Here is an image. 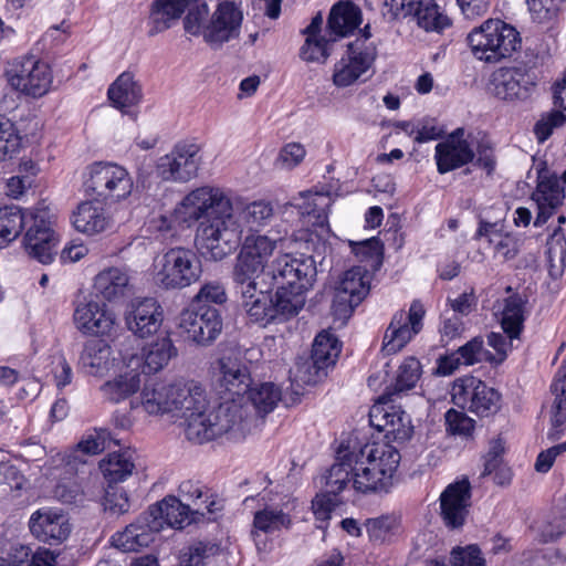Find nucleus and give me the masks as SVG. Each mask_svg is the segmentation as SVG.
I'll return each instance as SVG.
<instances>
[{"label": "nucleus", "mask_w": 566, "mask_h": 566, "mask_svg": "<svg viewBox=\"0 0 566 566\" xmlns=\"http://www.w3.org/2000/svg\"><path fill=\"white\" fill-rule=\"evenodd\" d=\"M323 15L317 12L302 31L305 42L300 50L302 60L323 63L331 55L333 44L352 34L361 23V11L352 2L338 1L328 14L323 32Z\"/></svg>", "instance_id": "nucleus-1"}, {"label": "nucleus", "mask_w": 566, "mask_h": 566, "mask_svg": "<svg viewBox=\"0 0 566 566\" xmlns=\"http://www.w3.org/2000/svg\"><path fill=\"white\" fill-rule=\"evenodd\" d=\"M400 459L399 451L388 443H371L355 449L353 489L363 494L388 493Z\"/></svg>", "instance_id": "nucleus-2"}, {"label": "nucleus", "mask_w": 566, "mask_h": 566, "mask_svg": "<svg viewBox=\"0 0 566 566\" xmlns=\"http://www.w3.org/2000/svg\"><path fill=\"white\" fill-rule=\"evenodd\" d=\"M243 411L245 409L238 402H221L211 411L189 413L180 426L188 441L202 444L229 432H249L251 419H243Z\"/></svg>", "instance_id": "nucleus-3"}, {"label": "nucleus", "mask_w": 566, "mask_h": 566, "mask_svg": "<svg viewBox=\"0 0 566 566\" xmlns=\"http://www.w3.org/2000/svg\"><path fill=\"white\" fill-rule=\"evenodd\" d=\"M468 42L475 59L500 63L512 57L521 46V36L514 27L490 19L468 35Z\"/></svg>", "instance_id": "nucleus-4"}, {"label": "nucleus", "mask_w": 566, "mask_h": 566, "mask_svg": "<svg viewBox=\"0 0 566 566\" xmlns=\"http://www.w3.org/2000/svg\"><path fill=\"white\" fill-rule=\"evenodd\" d=\"M201 275V259L189 248H170L155 263V281L164 290H182Z\"/></svg>", "instance_id": "nucleus-5"}, {"label": "nucleus", "mask_w": 566, "mask_h": 566, "mask_svg": "<svg viewBox=\"0 0 566 566\" xmlns=\"http://www.w3.org/2000/svg\"><path fill=\"white\" fill-rule=\"evenodd\" d=\"M242 227L233 213L232 202L226 212H219L208 221H201L197 239L214 261H221L240 244Z\"/></svg>", "instance_id": "nucleus-6"}, {"label": "nucleus", "mask_w": 566, "mask_h": 566, "mask_svg": "<svg viewBox=\"0 0 566 566\" xmlns=\"http://www.w3.org/2000/svg\"><path fill=\"white\" fill-rule=\"evenodd\" d=\"M83 185L86 193L105 202L125 200L134 188L133 178L123 166L103 161L86 167Z\"/></svg>", "instance_id": "nucleus-7"}, {"label": "nucleus", "mask_w": 566, "mask_h": 566, "mask_svg": "<svg viewBox=\"0 0 566 566\" xmlns=\"http://www.w3.org/2000/svg\"><path fill=\"white\" fill-rule=\"evenodd\" d=\"M281 239H272L265 234L250 233L241 245L232 271L234 283L261 280L270 268V259Z\"/></svg>", "instance_id": "nucleus-8"}, {"label": "nucleus", "mask_w": 566, "mask_h": 566, "mask_svg": "<svg viewBox=\"0 0 566 566\" xmlns=\"http://www.w3.org/2000/svg\"><path fill=\"white\" fill-rule=\"evenodd\" d=\"M231 199L218 187L202 186L191 190L175 207V220L189 228L201 221H208L219 212L230 209Z\"/></svg>", "instance_id": "nucleus-9"}, {"label": "nucleus", "mask_w": 566, "mask_h": 566, "mask_svg": "<svg viewBox=\"0 0 566 566\" xmlns=\"http://www.w3.org/2000/svg\"><path fill=\"white\" fill-rule=\"evenodd\" d=\"M316 273L315 261L312 256L283 253L272 261L261 281L268 289L273 286L310 289L315 281Z\"/></svg>", "instance_id": "nucleus-10"}, {"label": "nucleus", "mask_w": 566, "mask_h": 566, "mask_svg": "<svg viewBox=\"0 0 566 566\" xmlns=\"http://www.w3.org/2000/svg\"><path fill=\"white\" fill-rule=\"evenodd\" d=\"M220 311L209 304H190L178 318L180 335L190 343L199 346L211 345L222 332Z\"/></svg>", "instance_id": "nucleus-11"}, {"label": "nucleus", "mask_w": 566, "mask_h": 566, "mask_svg": "<svg viewBox=\"0 0 566 566\" xmlns=\"http://www.w3.org/2000/svg\"><path fill=\"white\" fill-rule=\"evenodd\" d=\"M370 274L364 266H353L343 273L334 292L332 314L339 325H344L353 311L368 295Z\"/></svg>", "instance_id": "nucleus-12"}, {"label": "nucleus", "mask_w": 566, "mask_h": 566, "mask_svg": "<svg viewBox=\"0 0 566 566\" xmlns=\"http://www.w3.org/2000/svg\"><path fill=\"white\" fill-rule=\"evenodd\" d=\"M451 397L454 405L480 417H488L500 409V394L473 376L455 379Z\"/></svg>", "instance_id": "nucleus-13"}, {"label": "nucleus", "mask_w": 566, "mask_h": 566, "mask_svg": "<svg viewBox=\"0 0 566 566\" xmlns=\"http://www.w3.org/2000/svg\"><path fill=\"white\" fill-rule=\"evenodd\" d=\"M200 163L198 145L179 143L158 159L156 169L165 181L187 182L197 176Z\"/></svg>", "instance_id": "nucleus-14"}, {"label": "nucleus", "mask_w": 566, "mask_h": 566, "mask_svg": "<svg viewBox=\"0 0 566 566\" xmlns=\"http://www.w3.org/2000/svg\"><path fill=\"white\" fill-rule=\"evenodd\" d=\"M426 311L420 301H413L408 313L397 312L384 335L382 352L392 355L401 350L422 329Z\"/></svg>", "instance_id": "nucleus-15"}, {"label": "nucleus", "mask_w": 566, "mask_h": 566, "mask_svg": "<svg viewBox=\"0 0 566 566\" xmlns=\"http://www.w3.org/2000/svg\"><path fill=\"white\" fill-rule=\"evenodd\" d=\"M297 500L291 495H284L279 502L265 503L263 507L253 514L251 536L256 545L261 533L274 534L283 530H290L293 525V513L297 507Z\"/></svg>", "instance_id": "nucleus-16"}, {"label": "nucleus", "mask_w": 566, "mask_h": 566, "mask_svg": "<svg viewBox=\"0 0 566 566\" xmlns=\"http://www.w3.org/2000/svg\"><path fill=\"white\" fill-rule=\"evenodd\" d=\"M29 228L24 235V248L29 255L43 264L53 261L56 254V238L45 210L30 211Z\"/></svg>", "instance_id": "nucleus-17"}, {"label": "nucleus", "mask_w": 566, "mask_h": 566, "mask_svg": "<svg viewBox=\"0 0 566 566\" xmlns=\"http://www.w3.org/2000/svg\"><path fill=\"white\" fill-rule=\"evenodd\" d=\"M485 91L502 101L526 98L536 86L535 73H482L479 80Z\"/></svg>", "instance_id": "nucleus-18"}, {"label": "nucleus", "mask_w": 566, "mask_h": 566, "mask_svg": "<svg viewBox=\"0 0 566 566\" xmlns=\"http://www.w3.org/2000/svg\"><path fill=\"white\" fill-rule=\"evenodd\" d=\"M234 284L241 294L242 306L252 322L266 326L277 321L273 296L270 293L271 289L265 287L262 281Z\"/></svg>", "instance_id": "nucleus-19"}, {"label": "nucleus", "mask_w": 566, "mask_h": 566, "mask_svg": "<svg viewBox=\"0 0 566 566\" xmlns=\"http://www.w3.org/2000/svg\"><path fill=\"white\" fill-rule=\"evenodd\" d=\"M74 323L83 334L109 336L116 328V315L105 303L88 300L76 306Z\"/></svg>", "instance_id": "nucleus-20"}, {"label": "nucleus", "mask_w": 566, "mask_h": 566, "mask_svg": "<svg viewBox=\"0 0 566 566\" xmlns=\"http://www.w3.org/2000/svg\"><path fill=\"white\" fill-rule=\"evenodd\" d=\"M531 198L537 206L534 226L542 227L564 203L565 188L560 186L556 174L542 169L538 171L537 186Z\"/></svg>", "instance_id": "nucleus-21"}, {"label": "nucleus", "mask_w": 566, "mask_h": 566, "mask_svg": "<svg viewBox=\"0 0 566 566\" xmlns=\"http://www.w3.org/2000/svg\"><path fill=\"white\" fill-rule=\"evenodd\" d=\"M29 530L40 542L49 545L63 543L71 534L67 515L56 509H40L29 518Z\"/></svg>", "instance_id": "nucleus-22"}, {"label": "nucleus", "mask_w": 566, "mask_h": 566, "mask_svg": "<svg viewBox=\"0 0 566 566\" xmlns=\"http://www.w3.org/2000/svg\"><path fill=\"white\" fill-rule=\"evenodd\" d=\"M471 485L467 479L449 484L440 495V516L450 530L463 526L470 506Z\"/></svg>", "instance_id": "nucleus-23"}, {"label": "nucleus", "mask_w": 566, "mask_h": 566, "mask_svg": "<svg viewBox=\"0 0 566 566\" xmlns=\"http://www.w3.org/2000/svg\"><path fill=\"white\" fill-rule=\"evenodd\" d=\"M242 19V12L234 1H221L209 20L206 42L221 44L239 36Z\"/></svg>", "instance_id": "nucleus-24"}, {"label": "nucleus", "mask_w": 566, "mask_h": 566, "mask_svg": "<svg viewBox=\"0 0 566 566\" xmlns=\"http://www.w3.org/2000/svg\"><path fill=\"white\" fill-rule=\"evenodd\" d=\"M160 532V524L149 518L146 512L142 513L133 523L123 531L116 532L111 543L122 552H138L148 547Z\"/></svg>", "instance_id": "nucleus-25"}, {"label": "nucleus", "mask_w": 566, "mask_h": 566, "mask_svg": "<svg viewBox=\"0 0 566 566\" xmlns=\"http://www.w3.org/2000/svg\"><path fill=\"white\" fill-rule=\"evenodd\" d=\"M370 422L379 431L385 432V437L388 440L398 443H403L409 440L413 432L409 415L395 407H390V410H387L380 402L379 406L373 408Z\"/></svg>", "instance_id": "nucleus-26"}, {"label": "nucleus", "mask_w": 566, "mask_h": 566, "mask_svg": "<svg viewBox=\"0 0 566 566\" xmlns=\"http://www.w3.org/2000/svg\"><path fill=\"white\" fill-rule=\"evenodd\" d=\"M125 321L130 332L145 338L159 331L164 321V310L157 300L146 297L133 304Z\"/></svg>", "instance_id": "nucleus-27"}, {"label": "nucleus", "mask_w": 566, "mask_h": 566, "mask_svg": "<svg viewBox=\"0 0 566 566\" xmlns=\"http://www.w3.org/2000/svg\"><path fill=\"white\" fill-rule=\"evenodd\" d=\"M221 377L219 379L220 392L223 394V402H239L251 388L252 379L248 366L237 359L223 357L219 361Z\"/></svg>", "instance_id": "nucleus-28"}, {"label": "nucleus", "mask_w": 566, "mask_h": 566, "mask_svg": "<svg viewBox=\"0 0 566 566\" xmlns=\"http://www.w3.org/2000/svg\"><path fill=\"white\" fill-rule=\"evenodd\" d=\"M463 129L458 128L444 142L436 146V161L440 174L460 168L474 158L469 143L463 139Z\"/></svg>", "instance_id": "nucleus-29"}, {"label": "nucleus", "mask_w": 566, "mask_h": 566, "mask_svg": "<svg viewBox=\"0 0 566 566\" xmlns=\"http://www.w3.org/2000/svg\"><path fill=\"white\" fill-rule=\"evenodd\" d=\"M178 350L169 336H163L143 348L142 356H133L128 367L142 366L144 374H155L164 369L168 363L176 357Z\"/></svg>", "instance_id": "nucleus-30"}, {"label": "nucleus", "mask_w": 566, "mask_h": 566, "mask_svg": "<svg viewBox=\"0 0 566 566\" xmlns=\"http://www.w3.org/2000/svg\"><path fill=\"white\" fill-rule=\"evenodd\" d=\"M247 395V401L244 403H238L245 409V411H243V419L247 417L251 419L249 423L250 431L259 417H263L274 410L282 398V392L273 382H263L253 388L251 387Z\"/></svg>", "instance_id": "nucleus-31"}, {"label": "nucleus", "mask_w": 566, "mask_h": 566, "mask_svg": "<svg viewBox=\"0 0 566 566\" xmlns=\"http://www.w3.org/2000/svg\"><path fill=\"white\" fill-rule=\"evenodd\" d=\"M146 513L149 518L156 520L160 524V531L165 525L184 528L199 520L196 514H192L191 509L184 505L182 500L175 496H167L163 501L150 505Z\"/></svg>", "instance_id": "nucleus-32"}, {"label": "nucleus", "mask_w": 566, "mask_h": 566, "mask_svg": "<svg viewBox=\"0 0 566 566\" xmlns=\"http://www.w3.org/2000/svg\"><path fill=\"white\" fill-rule=\"evenodd\" d=\"M355 448L340 444L337 450L335 463L322 475L325 491L339 494L345 488L352 483L355 473Z\"/></svg>", "instance_id": "nucleus-33"}, {"label": "nucleus", "mask_w": 566, "mask_h": 566, "mask_svg": "<svg viewBox=\"0 0 566 566\" xmlns=\"http://www.w3.org/2000/svg\"><path fill=\"white\" fill-rule=\"evenodd\" d=\"M209 401L205 388L196 381L175 382L172 417L188 418L189 413L206 411Z\"/></svg>", "instance_id": "nucleus-34"}, {"label": "nucleus", "mask_w": 566, "mask_h": 566, "mask_svg": "<svg viewBox=\"0 0 566 566\" xmlns=\"http://www.w3.org/2000/svg\"><path fill=\"white\" fill-rule=\"evenodd\" d=\"M179 495L184 505L191 509L192 514L198 517H206L222 510L221 502L199 482L184 481L179 485Z\"/></svg>", "instance_id": "nucleus-35"}, {"label": "nucleus", "mask_w": 566, "mask_h": 566, "mask_svg": "<svg viewBox=\"0 0 566 566\" xmlns=\"http://www.w3.org/2000/svg\"><path fill=\"white\" fill-rule=\"evenodd\" d=\"M174 391L175 382L148 381L140 391V407L149 416H171Z\"/></svg>", "instance_id": "nucleus-36"}, {"label": "nucleus", "mask_w": 566, "mask_h": 566, "mask_svg": "<svg viewBox=\"0 0 566 566\" xmlns=\"http://www.w3.org/2000/svg\"><path fill=\"white\" fill-rule=\"evenodd\" d=\"M111 346L102 339L86 342L80 356L82 368L90 375L103 376L113 366Z\"/></svg>", "instance_id": "nucleus-37"}, {"label": "nucleus", "mask_w": 566, "mask_h": 566, "mask_svg": "<svg viewBox=\"0 0 566 566\" xmlns=\"http://www.w3.org/2000/svg\"><path fill=\"white\" fill-rule=\"evenodd\" d=\"M551 392L554 396V400L551 407L552 429L548 432V439L557 440L566 421V359L562 363L555 375Z\"/></svg>", "instance_id": "nucleus-38"}, {"label": "nucleus", "mask_w": 566, "mask_h": 566, "mask_svg": "<svg viewBox=\"0 0 566 566\" xmlns=\"http://www.w3.org/2000/svg\"><path fill=\"white\" fill-rule=\"evenodd\" d=\"M410 15L427 32L442 33L451 25V19L434 0H416L411 3Z\"/></svg>", "instance_id": "nucleus-39"}, {"label": "nucleus", "mask_w": 566, "mask_h": 566, "mask_svg": "<svg viewBox=\"0 0 566 566\" xmlns=\"http://www.w3.org/2000/svg\"><path fill=\"white\" fill-rule=\"evenodd\" d=\"M129 287L127 272L119 268H108L101 271L94 280V290L97 295L107 301H115L125 296Z\"/></svg>", "instance_id": "nucleus-40"}, {"label": "nucleus", "mask_w": 566, "mask_h": 566, "mask_svg": "<svg viewBox=\"0 0 566 566\" xmlns=\"http://www.w3.org/2000/svg\"><path fill=\"white\" fill-rule=\"evenodd\" d=\"M73 226L78 232L95 235L108 228L109 219L102 207L85 201L78 205L74 212Z\"/></svg>", "instance_id": "nucleus-41"}, {"label": "nucleus", "mask_w": 566, "mask_h": 566, "mask_svg": "<svg viewBox=\"0 0 566 566\" xmlns=\"http://www.w3.org/2000/svg\"><path fill=\"white\" fill-rule=\"evenodd\" d=\"M420 376V361L416 357H407L398 368L395 382L379 397V402L386 405L394 401L395 395L412 389Z\"/></svg>", "instance_id": "nucleus-42"}, {"label": "nucleus", "mask_w": 566, "mask_h": 566, "mask_svg": "<svg viewBox=\"0 0 566 566\" xmlns=\"http://www.w3.org/2000/svg\"><path fill=\"white\" fill-rule=\"evenodd\" d=\"M140 387V376L134 368L118 375L101 386L102 395L111 402H119L135 394Z\"/></svg>", "instance_id": "nucleus-43"}, {"label": "nucleus", "mask_w": 566, "mask_h": 566, "mask_svg": "<svg viewBox=\"0 0 566 566\" xmlns=\"http://www.w3.org/2000/svg\"><path fill=\"white\" fill-rule=\"evenodd\" d=\"M9 84L28 96L41 97L52 87V73H12Z\"/></svg>", "instance_id": "nucleus-44"}, {"label": "nucleus", "mask_w": 566, "mask_h": 566, "mask_svg": "<svg viewBox=\"0 0 566 566\" xmlns=\"http://www.w3.org/2000/svg\"><path fill=\"white\" fill-rule=\"evenodd\" d=\"M525 304L526 301L518 294L511 295L505 300L501 325L511 340L517 339L523 329Z\"/></svg>", "instance_id": "nucleus-45"}, {"label": "nucleus", "mask_w": 566, "mask_h": 566, "mask_svg": "<svg viewBox=\"0 0 566 566\" xmlns=\"http://www.w3.org/2000/svg\"><path fill=\"white\" fill-rule=\"evenodd\" d=\"M276 287L277 291L273 296V305H275L277 321H285L295 316L305 304L304 293L308 289Z\"/></svg>", "instance_id": "nucleus-46"}, {"label": "nucleus", "mask_w": 566, "mask_h": 566, "mask_svg": "<svg viewBox=\"0 0 566 566\" xmlns=\"http://www.w3.org/2000/svg\"><path fill=\"white\" fill-rule=\"evenodd\" d=\"M30 211L23 212L18 207L0 208V248L13 241L23 227L29 224Z\"/></svg>", "instance_id": "nucleus-47"}, {"label": "nucleus", "mask_w": 566, "mask_h": 566, "mask_svg": "<svg viewBox=\"0 0 566 566\" xmlns=\"http://www.w3.org/2000/svg\"><path fill=\"white\" fill-rule=\"evenodd\" d=\"M108 97L118 108H123L136 104L142 97V91L132 73H120L108 88Z\"/></svg>", "instance_id": "nucleus-48"}, {"label": "nucleus", "mask_w": 566, "mask_h": 566, "mask_svg": "<svg viewBox=\"0 0 566 566\" xmlns=\"http://www.w3.org/2000/svg\"><path fill=\"white\" fill-rule=\"evenodd\" d=\"M99 469L109 483H118L132 475L135 464L128 452H113L101 461Z\"/></svg>", "instance_id": "nucleus-49"}, {"label": "nucleus", "mask_w": 566, "mask_h": 566, "mask_svg": "<svg viewBox=\"0 0 566 566\" xmlns=\"http://www.w3.org/2000/svg\"><path fill=\"white\" fill-rule=\"evenodd\" d=\"M339 353L338 339L331 332L323 331L314 339L311 357L328 369L335 365Z\"/></svg>", "instance_id": "nucleus-50"}, {"label": "nucleus", "mask_w": 566, "mask_h": 566, "mask_svg": "<svg viewBox=\"0 0 566 566\" xmlns=\"http://www.w3.org/2000/svg\"><path fill=\"white\" fill-rule=\"evenodd\" d=\"M376 56L375 49L363 40L350 43L346 51L347 63L339 71H368Z\"/></svg>", "instance_id": "nucleus-51"}, {"label": "nucleus", "mask_w": 566, "mask_h": 566, "mask_svg": "<svg viewBox=\"0 0 566 566\" xmlns=\"http://www.w3.org/2000/svg\"><path fill=\"white\" fill-rule=\"evenodd\" d=\"M14 566H54L56 555L50 549L38 548L34 553L29 546L18 545L13 548Z\"/></svg>", "instance_id": "nucleus-52"}, {"label": "nucleus", "mask_w": 566, "mask_h": 566, "mask_svg": "<svg viewBox=\"0 0 566 566\" xmlns=\"http://www.w3.org/2000/svg\"><path fill=\"white\" fill-rule=\"evenodd\" d=\"M327 375V368L313 357L300 358L293 373V380L303 385H315Z\"/></svg>", "instance_id": "nucleus-53"}, {"label": "nucleus", "mask_w": 566, "mask_h": 566, "mask_svg": "<svg viewBox=\"0 0 566 566\" xmlns=\"http://www.w3.org/2000/svg\"><path fill=\"white\" fill-rule=\"evenodd\" d=\"M22 138L14 124L7 117L0 116V160L15 155L21 148Z\"/></svg>", "instance_id": "nucleus-54"}, {"label": "nucleus", "mask_w": 566, "mask_h": 566, "mask_svg": "<svg viewBox=\"0 0 566 566\" xmlns=\"http://www.w3.org/2000/svg\"><path fill=\"white\" fill-rule=\"evenodd\" d=\"M241 216L251 230H256L269 224L274 212L271 203L260 200L247 205Z\"/></svg>", "instance_id": "nucleus-55"}, {"label": "nucleus", "mask_w": 566, "mask_h": 566, "mask_svg": "<svg viewBox=\"0 0 566 566\" xmlns=\"http://www.w3.org/2000/svg\"><path fill=\"white\" fill-rule=\"evenodd\" d=\"M370 541L384 543L388 541L398 527V520L394 515H381L368 518L365 523Z\"/></svg>", "instance_id": "nucleus-56"}, {"label": "nucleus", "mask_w": 566, "mask_h": 566, "mask_svg": "<svg viewBox=\"0 0 566 566\" xmlns=\"http://www.w3.org/2000/svg\"><path fill=\"white\" fill-rule=\"evenodd\" d=\"M219 545L211 542H196L191 544L182 555V563L186 566H203L209 559L218 555Z\"/></svg>", "instance_id": "nucleus-57"}, {"label": "nucleus", "mask_w": 566, "mask_h": 566, "mask_svg": "<svg viewBox=\"0 0 566 566\" xmlns=\"http://www.w3.org/2000/svg\"><path fill=\"white\" fill-rule=\"evenodd\" d=\"M209 8L207 3H200L191 8L184 20L185 31L193 36L202 35L206 40V29H208Z\"/></svg>", "instance_id": "nucleus-58"}, {"label": "nucleus", "mask_w": 566, "mask_h": 566, "mask_svg": "<svg viewBox=\"0 0 566 566\" xmlns=\"http://www.w3.org/2000/svg\"><path fill=\"white\" fill-rule=\"evenodd\" d=\"M566 123V115L560 109H552L541 116L534 126V134L538 143H544L553 134L555 128Z\"/></svg>", "instance_id": "nucleus-59"}, {"label": "nucleus", "mask_w": 566, "mask_h": 566, "mask_svg": "<svg viewBox=\"0 0 566 566\" xmlns=\"http://www.w3.org/2000/svg\"><path fill=\"white\" fill-rule=\"evenodd\" d=\"M332 198L325 193L306 195V202L303 207V214L313 216L316 220L314 224L324 226L327 220V210L331 207Z\"/></svg>", "instance_id": "nucleus-60"}, {"label": "nucleus", "mask_w": 566, "mask_h": 566, "mask_svg": "<svg viewBox=\"0 0 566 566\" xmlns=\"http://www.w3.org/2000/svg\"><path fill=\"white\" fill-rule=\"evenodd\" d=\"M305 156V147L301 143L291 142L280 149L274 164L280 169L291 170L301 165Z\"/></svg>", "instance_id": "nucleus-61"}, {"label": "nucleus", "mask_w": 566, "mask_h": 566, "mask_svg": "<svg viewBox=\"0 0 566 566\" xmlns=\"http://www.w3.org/2000/svg\"><path fill=\"white\" fill-rule=\"evenodd\" d=\"M112 440L111 433L106 429L94 430L77 443L76 451L86 455H94L109 447Z\"/></svg>", "instance_id": "nucleus-62"}, {"label": "nucleus", "mask_w": 566, "mask_h": 566, "mask_svg": "<svg viewBox=\"0 0 566 566\" xmlns=\"http://www.w3.org/2000/svg\"><path fill=\"white\" fill-rule=\"evenodd\" d=\"M450 563L452 566H486L485 559L476 545L454 547L451 551Z\"/></svg>", "instance_id": "nucleus-63"}, {"label": "nucleus", "mask_w": 566, "mask_h": 566, "mask_svg": "<svg viewBox=\"0 0 566 566\" xmlns=\"http://www.w3.org/2000/svg\"><path fill=\"white\" fill-rule=\"evenodd\" d=\"M54 496L64 504H76L83 502L84 490L76 479H66L56 484Z\"/></svg>", "instance_id": "nucleus-64"}]
</instances>
